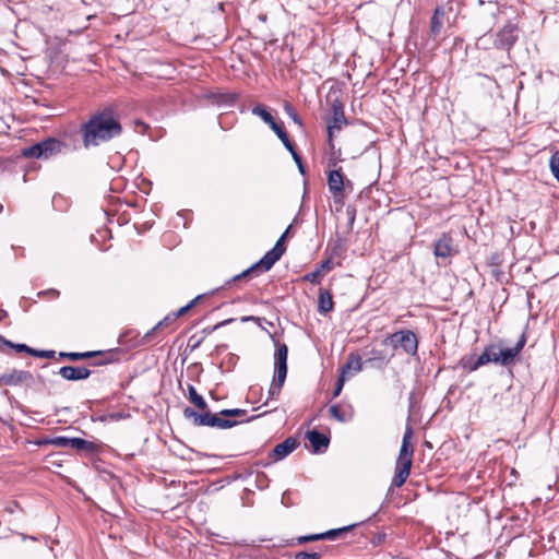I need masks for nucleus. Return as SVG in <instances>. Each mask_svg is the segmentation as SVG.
I'll return each instance as SVG.
<instances>
[{
	"mask_svg": "<svg viewBox=\"0 0 559 559\" xmlns=\"http://www.w3.org/2000/svg\"><path fill=\"white\" fill-rule=\"evenodd\" d=\"M292 156H293L295 163L297 164L299 171L304 175L305 174V167H304V164H302L301 156L297 152H293Z\"/></svg>",
	"mask_w": 559,
	"mask_h": 559,
	"instance_id": "37998d69",
	"label": "nucleus"
},
{
	"mask_svg": "<svg viewBox=\"0 0 559 559\" xmlns=\"http://www.w3.org/2000/svg\"><path fill=\"white\" fill-rule=\"evenodd\" d=\"M518 40V28L514 24H506L496 36L493 45L498 49L510 50Z\"/></svg>",
	"mask_w": 559,
	"mask_h": 559,
	"instance_id": "9d476101",
	"label": "nucleus"
},
{
	"mask_svg": "<svg viewBox=\"0 0 559 559\" xmlns=\"http://www.w3.org/2000/svg\"><path fill=\"white\" fill-rule=\"evenodd\" d=\"M278 139L282 141L283 145L286 147L287 151L290 152V154H293V152H296L295 151V146L294 144L290 142L287 133H283L281 136H278Z\"/></svg>",
	"mask_w": 559,
	"mask_h": 559,
	"instance_id": "ea45409f",
	"label": "nucleus"
},
{
	"mask_svg": "<svg viewBox=\"0 0 559 559\" xmlns=\"http://www.w3.org/2000/svg\"><path fill=\"white\" fill-rule=\"evenodd\" d=\"M188 393H189V401L195 406L198 407L199 409L201 411H205L207 409V403L205 402V400L203 399L202 395H200L195 388L191 384L188 385Z\"/></svg>",
	"mask_w": 559,
	"mask_h": 559,
	"instance_id": "cd10ccee",
	"label": "nucleus"
},
{
	"mask_svg": "<svg viewBox=\"0 0 559 559\" xmlns=\"http://www.w3.org/2000/svg\"><path fill=\"white\" fill-rule=\"evenodd\" d=\"M67 148V144L56 138H47L28 147L22 150V156L26 158L48 159L61 154Z\"/></svg>",
	"mask_w": 559,
	"mask_h": 559,
	"instance_id": "20e7f679",
	"label": "nucleus"
},
{
	"mask_svg": "<svg viewBox=\"0 0 559 559\" xmlns=\"http://www.w3.org/2000/svg\"><path fill=\"white\" fill-rule=\"evenodd\" d=\"M269 126L276 133L277 136H281L283 133L286 132L284 128L281 124H278L274 119L272 120L271 123H269Z\"/></svg>",
	"mask_w": 559,
	"mask_h": 559,
	"instance_id": "79ce46f5",
	"label": "nucleus"
},
{
	"mask_svg": "<svg viewBox=\"0 0 559 559\" xmlns=\"http://www.w3.org/2000/svg\"><path fill=\"white\" fill-rule=\"evenodd\" d=\"M549 167L554 177L559 181V153H555L550 157Z\"/></svg>",
	"mask_w": 559,
	"mask_h": 559,
	"instance_id": "72a5a7b5",
	"label": "nucleus"
},
{
	"mask_svg": "<svg viewBox=\"0 0 559 559\" xmlns=\"http://www.w3.org/2000/svg\"><path fill=\"white\" fill-rule=\"evenodd\" d=\"M456 253L453 245V238L449 234H442V236L435 242L433 254L437 258H451Z\"/></svg>",
	"mask_w": 559,
	"mask_h": 559,
	"instance_id": "9b49d317",
	"label": "nucleus"
},
{
	"mask_svg": "<svg viewBox=\"0 0 559 559\" xmlns=\"http://www.w3.org/2000/svg\"><path fill=\"white\" fill-rule=\"evenodd\" d=\"M444 15L445 11L442 5H438L432 13V16L430 19V35L432 36L433 39H437V37L440 35L442 31Z\"/></svg>",
	"mask_w": 559,
	"mask_h": 559,
	"instance_id": "f3484780",
	"label": "nucleus"
},
{
	"mask_svg": "<svg viewBox=\"0 0 559 559\" xmlns=\"http://www.w3.org/2000/svg\"><path fill=\"white\" fill-rule=\"evenodd\" d=\"M384 343L392 346L394 350L402 349L408 356H416L418 352L417 335L411 330H400L390 334Z\"/></svg>",
	"mask_w": 559,
	"mask_h": 559,
	"instance_id": "423d86ee",
	"label": "nucleus"
},
{
	"mask_svg": "<svg viewBox=\"0 0 559 559\" xmlns=\"http://www.w3.org/2000/svg\"><path fill=\"white\" fill-rule=\"evenodd\" d=\"M389 362V359L385 358V355L382 350L371 349L368 353V358L365 360L366 365L371 367L381 368Z\"/></svg>",
	"mask_w": 559,
	"mask_h": 559,
	"instance_id": "5701e85b",
	"label": "nucleus"
},
{
	"mask_svg": "<svg viewBox=\"0 0 559 559\" xmlns=\"http://www.w3.org/2000/svg\"><path fill=\"white\" fill-rule=\"evenodd\" d=\"M307 439L309 440L313 452L317 453L325 451L330 443V439L317 430L308 431Z\"/></svg>",
	"mask_w": 559,
	"mask_h": 559,
	"instance_id": "a211bd4d",
	"label": "nucleus"
},
{
	"mask_svg": "<svg viewBox=\"0 0 559 559\" xmlns=\"http://www.w3.org/2000/svg\"><path fill=\"white\" fill-rule=\"evenodd\" d=\"M293 119H294V121H296V122L300 123V120H299V118L297 117V115H294V116H293Z\"/></svg>",
	"mask_w": 559,
	"mask_h": 559,
	"instance_id": "3c124183",
	"label": "nucleus"
},
{
	"mask_svg": "<svg viewBox=\"0 0 559 559\" xmlns=\"http://www.w3.org/2000/svg\"><path fill=\"white\" fill-rule=\"evenodd\" d=\"M330 191L336 197L344 190V177L341 170H331L328 176Z\"/></svg>",
	"mask_w": 559,
	"mask_h": 559,
	"instance_id": "6ab92c4d",
	"label": "nucleus"
},
{
	"mask_svg": "<svg viewBox=\"0 0 559 559\" xmlns=\"http://www.w3.org/2000/svg\"><path fill=\"white\" fill-rule=\"evenodd\" d=\"M332 117L328 122V135L330 142L332 141V136L334 131H340L344 126L347 124V120L344 114V104L338 98L332 100Z\"/></svg>",
	"mask_w": 559,
	"mask_h": 559,
	"instance_id": "1a4fd4ad",
	"label": "nucleus"
},
{
	"mask_svg": "<svg viewBox=\"0 0 559 559\" xmlns=\"http://www.w3.org/2000/svg\"><path fill=\"white\" fill-rule=\"evenodd\" d=\"M58 373L68 381H79L87 379L91 370L83 366H63Z\"/></svg>",
	"mask_w": 559,
	"mask_h": 559,
	"instance_id": "4468645a",
	"label": "nucleus"
},
{
	"mask_svg": "<svg viewBox=\"0 0 559 559\" xmlns=\"http://www.w3.org/2000/svg\"><path fill=\"white\" fill-rule=\"evenodd\" d=\"M259 320H260V318H258V317H252V316H249V317H242V318H241V321H242V322H247V321H259Z\"/></svg>",
	"mask_w": 559,
	"mask_h": 559,
	"instance_id": "09e8293b",
	"label": "nucleus"
},
{
	"mask_svg": "<svg viewBox=\"0 0 559 559\" xmlns=\"http://www.w3.org/2000/svg\"><path fill=\"white\" fill-rule=\"evenodd\" d=\"M288 229L281 236V238L276 241L275 246L272 248L275 253L278 254V257H282L285 252V247L283 246L284 238L287 234Z\"/></svg>",
	"mask_w": 559,
	"mask_h": 559,
	"instance_id": "4c0bfd02",
	"label": "nucleus"
},
{
	"mask_svg": "<svg viewBox=\"0 0 559 559\" xmlns=\"http://www.w3.org/2000/svg\"><path fill=\"white\" fill-rule=\"evenodd\" d=\"M210 99L213 104L221 107H231L238 99L236 93H212Z\"/></svg>",
	"mask_w": 559,
	"mask_h": 559,
	"instance_id": "aec40b11",
	"label": "nucleus"
},
{
	"mask_svg": "<svg viewBox=\"0 0 559 559\" xmlns=\"http://www.w3.org/2000/svg\"><path fill=\"white\" fill-rule=\"evenodd\" d=\"M3 210V205L0 203V213L2 212Z\"/></svg>",
	"mask_w": 559,
	"mask_h": 559,
	"instance_id": "603ef678",
	"label": "nucleus"
},
{
	"mask_svg": "<svg viewBox=\"0 0 559 559\" xmlns=\"http://www.w3.org/2000/svg\"><path fill=\"white\" fill-rule=\"evenodd\" d=\"M246 414H247V411L241 409V408H226V409H222L219 412V415L224 416V417H237V416H243Z\"/></svg>",
	"mask_w": 559,
	"mask_h": 559,
	"instance_id": "f704fd0d",
	"label": "nucleus"
},
{
	"mask_svg": "<svg viewBox=\"0 0 559 559\" xmlns=\"http://www.w3.org/2000/svg\"><path fill=\"white\" fill-rule=\"evenodd\" d=\"M260 416H261V415H258V416H251V417H250V418H248L246 421H251V420H253V419H255V418H258V417H260Z\"/></svg>",
	"mask_w": 559,
	"mask_h": 559,
	"instance_id": "8fccbe9b",
	"label": "nucleus"
},
{
	"mask_svg": "<svg viewBox=\"0 0 559 559\" xmlns=\"http://www.w3.org/2000/svg\"><path fill=\"white\" fill-rule=\"evenodd\" d=\"M234 320H235V319H227V320H224V321L219 322L218 324H216V325H215V329H218V328H221V326H224V325H226V324H229V323H231Z\"/></svg>",
	"mask_w": 559,
	"mask_h": 559,
	"instance_id": "de8ad7c7",
	"label": "nucleus"
},
{
	"mask_svg": "<svg viewBox=\"0 0 559 559\" xmlns=\"http://www.w3.org/2000/svg\"><path fill=\"white\" fill-rule=\"evenodd\" d=\"M287 355L288 347L285 343L278 344L275 352V371L274 373L287 376Z\"/></svg>",
	"mask_w": 559,
	"mask_h": 559,
	"instance_id": "dca6fc26",
	"label": "nucleus"
},
{
	"mask_svg": "<svg viewBox=\"0 0 559 559\" xmlns=\"http://www.w3.org/2000/svg\"><path fill=\"white\" fill-rule=\"evenodd\" d=\"M461 365L465 370L473 372L479 369L480 367L485 366V360H483L480 355L477 358H475L474 356H469L467 358H462Z\"/></svg>",
	"mask_w": 559,
	"mask_h": 559,
	"instance_id": "bb28decb",
	"label": "nucleus"
},
{
	"mask_svg": "<svg viewBox=\"0 0 559 559\" xmlns=\"http://www.w3.org/2000/svg\"><path fill=\"white\" fill-rule=\"evenodd\" d=\"M79 132L84 148L88 150L119 136L122 127L111 109H104L92 114L88 120L80 126Z\"/></svg>",
	"mask_w": 559,
	"mask_h": 559,
	"instance_id": "f257e3e1",
	"label": "nucleus"
},
{
	"mask_svg": "<svg viewBox=\"0 0 559 559\" xmlns=\"http://www.w3.org/2000/svg\"><path fill=\"white\" fill-rule=\"evenodd\" d=\"M342 251H343L342 245L341 243H335L334 247L331 250V255L329 258L333 259V257H340Z\"/></svg>",
	"mask_w": 559,
	"mask_h": 559,
	"instance_id": "c03bdc74",
	"label": "nucleus"
},
{
	"mask_svg": "<svg viewBox=\"0 0 559 559\" xmlns=\"http://www.w3.org/2000/svg\"><path fill=\"white\" fill-rule=\"evenodd\" d=\"M344 382H345V376L344 373H341L338 380H337V383H336V386L333 391V397H336L341 394L342 392V389H343V385H344Z\"/></svg>",
	"mask_w": 559,
	"mask_h": 559,
	"instance_id": "a19ab883",
	"label": "nucleus"
},
{
	"mask_svg": "<svg viewBox=\"0 0 559 559\" xmlns=\"http://www.w3.org/2000/svg\"><path fill=\"white\" fill-rule=\"evenodd\" d=\"M112 359L111 358H102V359H96L92 362L93 366H104V365H107L109 362H111Z\"/></svg>",
	"mask_w": 559,
	"mask_h": 559,
	"instance_id": "a18cd8bd",
	"label": "nucleus"
},
{
	"mask_svg": "<svg viewBox=\"0 0 559 559\" xmlns=\"http://www.w3.org/2000/svg\"><path fill=\"white\" fill-rule=\"evenodd\" d=\"M298 447V441L294 437L286 438L283 442L276 444L272 452L270 453V457L275 461H281L289 455L296 448Z\"/></svg>",
	"mask_w": 559,
	"mask_h": 559,
	"instance_id": "ddd939ff",
	"label": "nucleus"
},
{
	"mask_svg": "<svg viewBox=\"0 0 559 559\" xmlns=\"http://www.w3.org/2000/svg\"><path fill=\"white\" fill-rule=\"evenodd\" d=\"M365 361L361 360L359 355L350 354L347 364L342 368V372L346 377L348 370L353 369L355 372L362 370Z\"/></svg>",
	"mask_w": 559,
	"mask_h": 559,
	"instance_id": "393cba45",
	"label": "nucleus"
},
{
	"mask_svg": "<svg viewBox=\"0 0 559 559\" xmlns=\"http://www.w3.org/2000/svg\"><path fill=\"white\" fill-rule=\"evenodd\" d=\"M413 428L407 425L403 435L400 453L395 464V474L392 478L391 488H400L404 485L407 477L409 476L414 447L412 444Z\"/></svg>",
	"mask_w": 559,
	"mask_h": 559,
	"instance_id": "f03ea898",
	"label": "nucleus"
},
{
	"mask_svg": "<svg viewBox=\"0 0 559 559\" xmlns=\"http://www.w3.org/2000/svg\"><path fill=\"white\" fill-rule=\"evenodd\" d=\"M252 114L260 117L266 124L271 123L274 119L273 116L262 105L254 106L252 108Z\"/></svg>",
	"mask_w": 559,
	"mask_h": 559,
	"instance_id": "2f4dec72",
	"label": "nucleus"
},
{
	"mask_svg": "<svg viewBox=\"0 0 559 559\" xmlns=\"http://www.w3.org/2000/svg\"><path fill=\"white\" fill-rule=\"evenodd\" d=\"M333 267L334 264L332 258H328L326 260L322 261L316 270L306 274L304 280L310 282L311 284H320L322 277L331 270H333Z\"/></svg>",
	"mask_w": 559,
	"mask_h": 559,
	"instance_id": "2eb2a0df",
	"label": "nucleus"
},
{
	"mask_svg": "<svg viewBox=\"0 0 559 559\" xmlns=\"http://www.w3.org/2000/svg\"><path fill=\"white\" fill-rule=\"evenodd\" d=\"M203 298V295L197 296L194 299H192L188 305L181 307L177 312L173 313L174 318L173 321H176L179 317L186 314L188 310H190L195 304Z\"/></svg>",
	"mask_w": 559,
	"mask_h": 559,
	"instance_id": "473e14b6",
	"label": "nucleus"
},
{
	"mask_svg": "<svg viewBox=\"0 0 559 559\" xmlns=\"http://www.w3.org/2000/svg\"><path fill=\"white\" fill-rule=\"evenodd\" d=\"M55 352L53 350H38V349H35L33 348V352H32V356L34 357H39V358H53L55 357Z\"/></svg>",
	"mask_w": 559,
	"mask_h": 559,
	"instance_id": "58836bf2",
	"label": "nucleus"
},
{
	"mask_svg": "<svg viewBox=\"0 0 559 559\" xmlns=\"http://www.w3.org/2000/svg\"><path fill=\"white\" fill-rule=\"evenodd\" d=\"M218 414H212L207 409L202 411V413L197 412L191 407H186L183 409V416L186 419H191L193 425L197 427L206 426L214 427L218 429H228L238 425L237 420L233 419H224L221 418Z\"/></svg>",
	"mask_w": 559,
	"mask_h": 559,
	"instance_id": "39448f33",
	"label": "nucleus"
},
{
	"mask_svg": "<svg viewBox=\"0 0 559 559\" xmlns=\"http://www.w3.org/2000/svg\"><path fill=\"white\" fill-rule=\"evenodd\" d=\"M73 449L93 453L97 450V445L92 441L82 438H74Z\"/></svg>",
	"mask_w": 559,
	"mask_h": 559,
	"instance_id": "c85d7f7f",
	"label": "nucleus"
},
{
	"mask_svg": "<svg viewBox=\"0 0 559 559\" xmlns=\"http://www.w3.org/2000/svg\"><path fill=\"white\" fill-rule=\"evenodd\" d=\"M281 257H278L275 251L272 249L269 250L257 263L251 265L249 269L245 270L240 274H237L233 276L229 281L226 282V285H229L233 282H238L242 278L248 277L250 274H253L258 271L260 272H266L269 271L278 260Z\"/></svg>",
	"mask_w": 559,
	"mask_h": 559,
	"instance_id": "0eeeda50",
	"label": "nucleus"
},
{
	"mask_svg": "<svg viewBox=\"0 0 559 559\" xmlns=\"http://www.w3.org/2000/svg\"><path fill=\"white\" fill-rule=\"evenodd\" d=\"M322 552L320 551H313V552H306V551H299L295 555V559H321Z\"/></svg>",
	"mask_w": 559,
	"mask_h": 559,
	"instance_id": "e433bc0d",
	"label": "nucleus"
},
{
	"mask_svg": "<svg viewBox=\"0 0 559 559\" xmlns=\"http://www.w3.org/2000/svg\"><path fill=\"white\" fill-rule=\"evenodd\" d=\"M0 344L14 348L17 353H27L32 356L33 348L26 344H14L11 341L5 340L2 335H0Z\"/></svg>",
	"mask_w": 559,
	"mask_h": 559,
	"instance_id": "c756f323",
	"label": "nucleus"
},
{
	"mask_svg": "<svg viewBox=\"0 0 559 559\" xmlns=\"http://www.w3.org/2000/svg\"><path fill=\"white\" fill-rule=\"evenodd\" d=\"M525 344L526 335L522 333L513 347L502 348L498 344H489L485 347L480 356L483 360H485V365L493 362L507 367L514 362Z\"/></svg>",
	"mask_w": 559,
	"mask_h": 559,
	"instance_id": "7ed1b4c3",
	"label": "nucleus"
},
{
	"mask_svg": "<svg viewBox=\"0 0 559 559\" xmlns=\"http://www.w3.org/2000/svg\"><path fill=\"white\" fill-rule=\"evenodd\" d=\"M34 377L29 371L11 369L8 372L0 373V386L31 385Z\"/></svg>",
	"mask_w": 559,
	"mask_h": 559,
	"instance_id": "6e6552de",
	"label": "nucleus"
},
{
	"mask_svg": "<svg viewBox=\"0 0 559 559\" xmlns=\"http://www.w3.org/2000/svg\"><path fill=\"white\" fill-rule=\"evenodd\" d=\"M330 414L333 418H335L340 423L346 421L345 413L340 408L338 405H332L330 407Z\"/></svg>",
	"mask_w": 559,
	"mask_h": 559,
	"instance_id": "c9c22d12",
	"label": "nucleus"
},
{
	"mask_svg": "<svg viewBox=\"0 0 559 559\" xmlns=\"http://www.w3.org/2000/svg\"><path fill=\"white\" fill-rule=\"evenodd\" d=\"M173 318H174V314H169L167 317H165L163 320H160L151 331H148L145 335H144V340L146 342H150L152 335L159 329L164 328V326H167L169 325L170 323H173Z\"/></svg>",
	"mask_w": 559,
	"mask_h": 559,
	"instance_id": "7c9ffc66",
	"label": "nucleus"
},
{
	"mask_svg": "<svg viewBox=\"0 0 559 559\" xmlns=\"http://www.w3.org/2000/svg\"><path fill=\"white\" fill-rule=\"evenodd\" d=\"M41 444H51L59 448H73L74 438L64 436H58L53 438H47L40 442Z\"/></svg>",
	"mask_w": 559,
	"mask_h": 559,
	"instance_id": "a878e982",
	"label": "nucleus"
},
{
	"mask_svg": "<svg viewBox=\"0 0 559 559\" xmlns=\"http://www.w3.org/2000/svg\"><path fill=\"white\" fill-rule=\"evenodd\" d=\"M334 308L332 294L328 289H320L318 297V311L322 314L331 312Z\"/></svg>",
	"mask_w": 559,
	"mask_h": 559,
	"instance_id": "412c9836",
	"label": "nucleus"
},
{
	"mask_svg": "<svg viewBox=\"0 0 559 559\" xmlns=\"http://www.w3.org/2000/svg\"><path fill=\"white\" fill-rule=\"evenodd\" d=\"M46 294H50L52 295L53 297H58L59 296V292L56 290V289H50V290H46V292H41L39 293V295H46Z\"/></svg>",
	"mask_w": 559,
	"mask_h": 559,
	"instance_id": "49530a36",
	"label": "nucleus"
},
{
	"mask_svg": "<svg viewBox=\"0 0 559 559\" xmlns=\"http://www.w3.org/2000/svg\"><path fill=\"white\" fill-rule=\"evenodd\" d=\"M355 525H348L341 528H334L326 531L324 533L320 534H311V535H305L297 538L298 544H305L309 542H317L322 539H335L345 533H347L349 530H352Z\"/></svg>",
	"mask_w": 559,
	"mask_h": 559,
	"instance_id": "f8f14e48",
	"label": "nucleus"
},
{
	"mask_svg": "<svg viewBox=\"0 0 559 559\" xmlns=\"http://www.w3.org/2000/svg\"><path fill=\"white\" fill-rule=\"evenodd\" d=\"M285 380H286V376L281 377V374L274 373V378H273V381L271 383V386H270L269 393H267L269 400H277L278 399Z\"/></svg>",
	"mask_w": 559,
	"mask_h": 559,
	"instance_id": "b1692460",
	"label": "nucleus"
},
{
	"mask_svg": "<svg viewBox=\"0 0 559 559\" xmlns=\"http://www.w3.org/2000/svg\"><path fill=\"white\" fill-rule=\"evenodd\" d=\"M107 354L102 350H95V352H83V353H76V352H70V353H60L61 358H68L72 361H79L83 359L94 358L98 356H106Z\"/></svg>",
	"mask_w": 559,
	"mask_h": 559,
	"instance_id": "4be33fe9",
	"label": "nucleus"
}]
</instances>
